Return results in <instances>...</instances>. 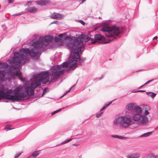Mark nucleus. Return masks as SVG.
<instances>
[{
    "label": "nucleus",
    "instance_id": "obj_1",
    "mask_svg": "<svg viewBox=\"0 0 158 158\" xmlns=\"http://www.w3.org/2000/svg\"><path fill=\"white\" fill-rule=\"evenodd\" d=\"M53 39V37L52 35H47L44 38L40 37L39 40L33 41L32 44L33 46V48L30 49L28 48H20V52L29 55L31 57L36 56L43 45L47 46L50 41H52Z\"/></svg>",
    "mask_w": 158,
    "mask_h": 158
},
{
    "label": "nucleus",
    "instance_id": "obj_2",
    "mask_svg": "<svg viewBox=\"0 0 158 158\" xmlns=\"http://www.w3.org/2000/svg\"><path fill=\"white\" fill-rule=\"evenodd\" d=\"M123 27H120L116 25H113L109 27L107 25L102 27L101 30L102 31L106 37H109L108 41L101 42L102 44L109 43L113 40H116L119 35L123 32Z\"/></svg>",
    "mask_w": 158,
    "mask_h": 158
},
{
    "label": "nucleus",
    "instance_id": "obj_3",
    "mask_svg": "<svg viewBox=\"0 0 158 158\" xmlns=\"http://www.w3.org/2000/svg\"><path fill=\"white\" fill-rule=\"evenodd\" d=\"M85 36V35L82 34L78 38L69 39L66 44L67 48L75 49L77 48L79 51L81 49H84L83 41Z\"/></svg>",
    "mask_w": 158,
    "mask_h": 158
},
{
    "label": "nucleus",
    "instance_id": "obj_4",
    "mask_svg": "<svg viewBox=\"0 0 158 158\" xmlns=\"http://www.w3.org/2000/svg\"><path fill=\"white\" fill-rule=\"evenodd\" d=\"M132 121V118L131 116H121L115 118L114 121V124L115 125L120 124L122 127L126 128L131 125Z\"/></svg>",
    "mask_w": 158,
    "mask_h": 158
},
{
    "label": "nucleus",
    "instance_id": "obj_5",
    "mask_svg": "<svg viewBox=\"0 0 158 158\" xmlns=\"http://www.w3.org/2000/svg\"><path fill=\"white\" fill-rule=\"evenodd\" d=\"M70 52V56L73 57V59L75 60L77 64L82 65L85 60L86 59L83 57H81L79 53H81L83 51L84 49H80L79 51L77 48L73 49V48H68Z\"/></svg>",
    "mask_w": 158,
    "mask_h": 158
},
{
    "label": "nucleus",
    "instance_id": "obj_6",
    "mask_svg": "<svg viewBox=\"0 0 158 158\" xmlns=\"http://www.w3.org/2000/svg\"><path fill=\"white\" fill-rule=\"evenodd\" d=\"M61 68L60 65L54 66L52 68L51 76H52L53 77L52 78L50 81V82L56 81L59 75L63 74L64 73L65 70H60Z\"/></svg>",
    "mask_w": 158,
    "mask_h": 158
},
{
    "label": "nucleus",
    "instance_id": "obj_7",
    "mask_svg": "<svg viewBox=\"0 0 158 158\" xmlns=\"http://www.w3.org/2000/svg\"><path fill=\"white\" fill-rule=\"evenodd\" d=\"M70 57H69L68 61L69 63L70 67L68 69L66 70L67 72H69V71L74 69L77 66V64L75 60L73 59V57L70 56Z\"/></svg>",
    "mask_w": 158,
    "mask_h": 158
},
{
    "label": "nucleus",
    "instance_id": "obj_8",
    "mask_svg": "<svg viewBox=\"0 0 158 158\" xmlns=\"http://www.w3.org/2000/svg\"><path fill=\"white\" fill-rule=\"evenodd\" d=\"M40 74H41V77H41V78H42L41 82L43 84H46L49 81L50 79L49 76L50 75L48 72L46 71L43 72H41Z\"/></svg>",
    "mask_w": 158,
    "mask_h": 158
},
{
    "label": "nucleus",
    "instance_id": "obj_9",
    "mask_svg": "<svg viewBox=\"0 0 158 158\" xmlns=\"http://www.w3.org/2000/svg\"><path fill=\"white\" fill-rule=\"evenodd\" d=\"M4 98L8 100H12V102L15 101H19L21 99L19 98H16L15 95H9L7 92H6L4 94Z\"/></svg>",
    "mask_w": 158,
    "mask_h": 158
},
{
    "label": "nucleus",
    "instance_id": "obj_10",
    "mask_svg": "<svg viewBox=\"0 0 158 158\" xmlns=\"http://www.w3.org/2000/svg\"><path fill=\"white\" fill-rule=\"evenodd\" d=\"M127 107L128 110H134L135 111H139V112L140 111L141 108L139 106H137L135 103H132L128 104L127 105Z\"/></svg>",
    "mask_w": 158,
    "mask_h": 158
},
{
    "label": "nucleus",
    "instance_id": "obj_11",
    "mask_svg": "<svg viewBox=\"0 0 158 158\" xmlns=\"http://www.w3.org/2000/svg\"><path fill=\"white\" fill-rule=\"evenodd\" d=\"M104 39V37L100 34H96L94 35V38H91V43L92 44H94L99 41H102Z\"/></svg>",
    "mask_w": 158,
    "mask_h": 158
},
{
    "label": "nucleus",
    "instance_id": "obj_12",
    "mask_svg": "<svg viewBox=\"0 0 158 158\" xmlns=\"http://www.w3.org/2000/svg\"><path fill=\"white\" fill-rule=\"evenodd\" d=\"M141 112V108H140V112L139 111H135L132 116L133 120L136 121H138L142 117Z\"/></svg>",
    "mask_w": 158,
    "mask_h": 158
},
{
    "label": "nucleus",
    "instance_id": "obj_13",
    "mask_svg": "<svg viewBox=\"0 0 158 158\" xmlns=\"http://www.w3.org/2000/svg\"><path fill=\"white\" fill-rule=\"evenodd\" d=\"M12 58V60L10 61V64H15L16 65H19L20 63V59L18 56L17 55H14Z\"/></svg>",
    "mask_w": 158,
    "mask_h": 158
},
{
    "label": "nucleus",
    "instance_id": "obj_14",
    "mask_svg": "<svg viewBox=\"0 0 158 158\" xmlns=\"http://www.w3.org/2000/svg\"><path fill=\"white\" fill-rule=\"evenodd\" d=\"M41 74H40V73H38L36 75L34 76V77H35L34 80V82L40 85L41 84V79H42V78H41V77H41Z\"/></svg>",
    "mask_w": 158,
    "mask_h": 158
},
{
    "label": "nucleus",
    "instance_id": "obj_15",
    "mask_svg": "<svg viewBox=\"0 0 158 158\" xmlns=\"http://www.w3.org/2000/svg\"><path fill=\"white\" fill-rule=\"evenodd\" d=\"M26 92L28 96H30L34 94V90L31 86H28L26 89Z\"/></svg>",
    "mask_w": 158,
    "mask_h": 158
},
{
    "label": "nucleus",
    "instance_id": "obj_16",
    "mask_svg": "<svg viewBox=\"0 0 158 158\" xmlns=\"http://www.w3.org/2000/svg\"><path fill=\"white\" fill-rule=\"evenodd\" d=\"M51 17L56 19H60L62 18V15L60 14L54 12L51 14Z\"/></svg>",
    "mask_w": 158,
    "mask_h": 158
},
{
    "label": "nucleus",
    "instance_id": "obj_17",
    "mask_svg": "<svg viewBox=\"0 0 158 158\" xmlns=\"http://www.w3.org/2000/svg\"><path fill=\"white\" fill-rule=\"evenodd\" d=\"M26 10L31 13H35L37 11V9L35 7H29L27 8Z\"/></svg>",
    "mask_w": 158,
    "mask_h": 158
},
{
    "label": "nucleus",
    "instance_id": "obj_18",
    "mask_svg": "<svg viewBox=\"0 0 158 158\" xmlns=\"http://www.w3.org/2000/svg\"><path fill=\"white\" fill-rule=\"evenodd\" d=\"M16 98H19L21 99V101L22 100L21 98H24L26 97V94L24 92H21L15 95Z\"/></svg>",
    "mask_w": 158,
    "mask_h": 158
},
{
    "label": "nucleus",
    "instance_id": "obj_19",
    "mask_svg": "<svg viewBox=\"0 0 158 158\" xmlns=\"http://www.w3.org/2000/svg\"><path fill=\"white\" fill-rule=\"evenodd\" d=\"M20 49H19V52H20L21 53L24 54V53H21L20 52ZM13 54H14V55H17V56H18V57H19V59L20 58L23 60H24L25 59V56L24 55L22 54H21L19 52H14L13 53ZM24 54H25V53H24ZM26 54L27 55L30 56L28 54L27 55L26 54Z\"/></svg>",
    "mask_w": 158,
    "mask_h": 158
},
{
    "label": "nucleus",
    "instance_id": "obj_20",
    "mask_svg": "<svg viewBox=\"0 0 158 158\" xmlns=\"http://www.w3.org/2000/svg\"><path fill=\"white\" fill-rule=\"evenodd\" d=\"M140 156L138 153H133L129 154L127 156V158H138Z\"/></svg>",
    "mask_w": 158,
    "mask_h": 158
},
{
    "label": "nucleus",
    "instance_id": "obj_21",
    "mask_svg": "<svg viewBox=\"0 0 158 158\" xmlns=\"http://www.w3.org/2000/svg\"><path fill=\"white\" fill-rule=\"evenodd\" d=\"M110 136L113 138H116L120 139H125L127 138V137L117 135H110Z\"/></svg>",
    "mask_w": 158,
    "mask_h": 158
},
{
    "label": "nucleus",
    "instance_id": "obj_22",
    "mask_svg": "<svg viewBox=\"0 0 158 158\" xmlns=\"http://www.w3.org/2000/svg\"><path fill=\"white\" fill-rule=\"evenodd\" d=\"M148 122V118L145 116L142 117V119L140 121V123L142 124H145Z\"/></svg>",
    "mask_w": 158,
    "mask_h": 158
},
{
    "label": "nucleus",
    "instance_id": "obj_23",
    "mask_svg": "<svg viewBox=\"0 0 158 158\" xmlns=\"http://www.w3.org/2000/svg\"><path fill=\"white\" fill-rule=\"evenodd\" d=\"M5 93L3 89H0V100L2 98H4Z\"/></svg>",
    "mask_w": 158,
    "mask_h": 158
},
{
    "label": "nucleus",
    "instance_id": "obj_24",
    "mask_svg": "<svg viewBox=\"0 0 158 158\" xmlns=\"http://www.w3.org/2000/svg\"><path fill=\"white\" fill-rule=\"evenodd\" d=\"M69 63L68 62L66 61L63 63L62 64H61V65H60L61 66V68L60 70H62V69H61L62 68H67L68 67L69 65Z\"/></svg>",
    "mask_w": 158,
    "mask_h": 158
},
{
    "label": "nucleus",
    "instance_id": "obj_25",
    "mask_svg": "<svg viewBox=\"0 0 158 158\" xmlns=\"http://www.w3.org/2000/svg\"><path fill=\"white\" fill-rule=\"evenodd\" d=\"M40 85L37 84L36 83L34 82L31 83V87L33 89H34L35 88Z\"/></svg>",
    "mask_w": 158,
    "mask_h": 158
},
{
    "label": "nucleus",
    "instance_id": "obj_26",
    "mask_svg": "<svg viewBox=\"0 0 158 158\" xmlns=\"http://www.w3.org/2000/svg\"><path fill=\"white\" fill-rule=\"evenodd\" d=\"M146 94L149 96H151L152 98H154L156 95V94L152 92H147Z\"/></svg>",
    "mask_w": 158,
    "mask_h": 158
},
{
    "label": "nucleus",
    "instance_id": "obj_27",
    "mask_svg": "<svg viewBox=\"0 0 158 158\" xmlns=\"http://www.w3.org/2000/svg\"><path fill=\"white\" fill-rule=\"evenodd\" d=\"M58 36L59 37H63V38L64 39L66 40L67 39H68L69 38V36L67 35H64L63 34H60L58 35Z\"/></svg>",
    "mask_w": 158,
    "mask_h": 158
},
{
    "label": "nucleus",
    "instance_id": "obj_28",
    "mask_svg": "<svg viewBox=\"0 0 158 158\" xmlns=\"http://www.w3.org/2000/svg\"><path fill=\"white\" fill-rule=\"evenodd\" d=\"M92 38L91 37V35H90V37H89V36H86V35L85 37L84 38L83 41H85V42H87L90 40L91 41V38Z\"/></svg>",
    "mask_w": 158,
    "mask_h": 158
},
{
    "label": "nucleus",
    "instance_id": "obj_29",
    "mask_svg": "<svg viewBox=\"0 0 158 158\" xmlns=\"http://www.w3.org/2000/svg\"><path fill=\"white\" fill-rule=\"evenodd\" d=\"M152 133V132H147L144 134H142V135H140L141 137H147L149 135H150Z\"/></svg>",
    "mask_w": 158,
    "mask_h": 158
},
{
    "label": "nucleus",
    "instance_id": "obj_30",
    "mask_svg": "<svg viewBox=\"0 0 158 158\" xmlns=\"http://www.w3.org/2000/svg\"><path fill=\"white\" fill-rule=\"evenodd\" d=\"M21 88L19 87H17L15 89L14 91L16 95L19 93L21 90Z\"/></svg>",
    "mask_w": 158,
    "mask_h": 158
},
{
    "label": "nucleus",
    "instance_id": "obj_31",
    "mask_svg": "<svg viewBox=\"0 0 158 158\" xmlns=\"http://www.w3.org/2000/svg\"><path fill=\"white\" fill-rule=\"evenodd\" d=\"M112 101H111L108 104L104 106L100 110V112H102V110H104L105 108H106L109 106L112 103Z\"/></svg>",
    "mask_w": 158,
    "mask_h": 158
},
{
    "label": "nucleus",
    "instance_id": "obj_32",
    "mask_svg": "<svg viewBox=\"0 0 158 158\" xmlns=\"http://www.w3.org/2000/svg\"><path fill=\"white\" fill-rule=\"evenodd\" d=\"M112 101H111L108 104L104 106L100 110V112H102V110H104L105 108H106L109 106L112 103Z\"/></svg>",
    "mask_w": 158,
    "mask_h": 158
},
{
    "label": "nucleus",
    "instance_id": "obj_33",
    "mask_svg": "<svg viewBox=\"0 0 158 158\" xmlns=\"http://www.w3.org/2000/svg\"><path fill=\"white\" fill-rule=\"evenodd\" d=\"M44 0H41L39 1H37V3L39 5H44Z\"/></svg>",
    "mask_w": 158,
    "mask_h": 158
},
{
    "label": "nucleus",
    "instance_id": "obj_34",
    "mask_svg": "<svg viewBox=\"0 0 158 158\" xmlns=\"http://www.w3.org/2000/svg\"><path fill=\"white\" fill-rule=\"evenodd\" d=\"M39 155V153L38 152L35 151L32 153L31 156L33 157H36L38 156Z\"/></svg>",
    "mask_w": 158,
    "mask_h": 158
},
{
    "label": "nucleus",
    "instance_id": "obj_35",
    "mask_svg": "<svg viewBox=\"0 0 158 158\" xmlns=\"http://www.w3.org/2000/svg\"><path fill=\"white\" fill-rule=\"evenodd\" d=\"M61 40H62L60 38L57 37H55V40L56 42H58Z\"/></svg>",
    "mask_w": 158,
    "mask_h": 158
},
{
    "label": "nucleus",
    "instance_id": "obj_36",
    "mask_svg": "<svg viewBox=\"0 0 158 158\" xmlns=\"http://www.w3.org/2000/svg\"><path fill=\"white\" fill-rule=\"evenodd\" d=\"M72 140V138H69V139L62 142V143H61V144H64L65 143H67L70 141Z\"/></svg>",
    "mask_w": 158,
    "mask_h": 158
},
{
    "label": "nucleus",
    "instance_id": "obj_37",
    "mask_svg": "<svg viewBox=\"0 0 158 158\" xmlns=\"http://www.w3.org/2000/svg\"><path fill=\"white\" fill-rule=\"evenodd\" d=\"M75 85H74L71 88H70V89H69V90H68L62 96H61L60 97V98H62V97H63L66 94H67L68 93H69V92H70V89H71V88H73V87L75 86Z\"/></svg>",
    "mask_w": 158,
    "mask_h": 158
},
{
    "label": "nucleus",
    "instance_id": "obj_38",
    "mask_svg": "<svg viewBox=\"0 0 158 158\" xmlns=\"http://www.w3.org/2000/svg\"><path fill=\"white\" fill-rule=\"evenodd\" d=\"M0 80L2 81H4L5 80V78L4 77V74L3 73L1 77H0Z\"/></svg>",
    "mask_w": 158,
    "mask_h": 158
},
{
    "label": "nucleus",
    "instance_id": "obj_39",
    "mask_svg": "<svg viewBox=\"0 0 158 158\" xmlns=\"http://www.w3.org/2000/svg\"><path fill=\"white\" fill-rule=\"evenodd\" d=\"M103 113V112H100V111L98 113L96 114V116L97 118L99 117Z\"/></svg>",
    "mask_w": 158,
    "mask_h": 158
},
{
    "label": "nucleus",
    "instance_id": "obj_40",
    "mask_svg": "<svg viewBox=\"0 0 158 158\" xmlns=\"http://www.w3.org/2000/svg\"><path fill=\"white\" fill-rule=\"evenodd\" d=\"M25 13V12L24 11L20 13H19L17 14H15L14 15V16H17V15H22L24 14Z\"/></svg>",
    "mask_w": 158,
    "mask_h": 158
},
{
    "label": "nucleus",
    "instance_id": "obj_41",
    "mask_svg": "<svg viewBox=\"0 0 158 158\" xmlns=\"http://www.w3.org/2000/svg\"><path fill=\"white\" fill-rule=\"evenodd\" d=\"M22 152H21L17 153L15 155L14 158H18L22 154Z\"/></svg>",
    "mask_w": 158,
    "mask_h": 158
},
{
    "label": "nucleus",
    "instance_id": "obj_42",
    "mask_svg": "<svg viewBox=\"0 0 158 158\" xmlns=\"http://www.w3.org/2000/svg\"><path fill=\"white\" fill-rule=\"evenodd\" d=\"M93 33V31L92 32H89V33L88 34V36L90 37V35H91V37L94 38V36L95 35H93L92 33Z\"/></svg>",
    "mask_w": 158,
    "mask_h": 158
},
{
    "label": "nucleus",
    "instance_id": "obj_43",
    "mask_svg": "<svg viewBox=\"0 0 158 158\" xmlns=\"http://www.w3.org/2000/svg\"><path fill=\"white\" fill-rule=\"evenodd\" d=\"M44 5L46 4L50 3L51 2L49 0H44Z\"/></svg>",
    "mask_w": 158,
    "mask_h": 158
},
{
    "label": "nucleus",
    "instance_id": "obj_44",
    "mask_svg": "<svg viewBox=\"0 0 158 158\" xmlns=\"http://www.w3.org/2000/svg\"><path fill=\"white\" fill-rule=\"evenodd\" d=\"M2 66L5 68L8 67V64L6 63H4L2 64Z\"/></svg>",
    "mask_w": 158,
    "mask_h": 158
},
{
    "label": "nucleus",
    "instance_id": "obj_45",
    "mask_svg": "<svg viewBox=\"0 0 158 158\" xmlns=\"http://www.w3.org/2000/svg\"><path fill=\"white\" fill-rule=\"evenodd\" d=\"M149 109H148V110H145L144 112V114L145 115H147L149 114V112L148 111V110H149L150 108L149 107Z\"/></svg>",
    "mask_w": 158,
    "mask_h": 158
},
{
    "label": "nucleus",
    "instance_id": "obj_46",
    "mask_svg": "<svg viewBox=\"0 0 158 158\" xmlns=\"http://www.w3.org/2000/svg\"><path fill=\"white\" fill-rule=\"evenodd\" d=\"M48 89L47 87H46L44 88V89L43 90V94L41 95V96H42L46 92L47 89Z\"/></svg>",
    "mask_w": 158,
    "mask_h": 158
},
{
    "label": "nucleus",
    "instance_id": "obj_47",
    "mask_svg": "<svg viewBox=\"0 0 158 158\" xmlns=\"http://www.w3.org/2000/svg\"><path fill=\"white\" fill-rule=\"evenodd\" d=\"M31 1H29L27 2V3L25 4V5H27L28 6H29L31 4Z\"/></svg>",
    "mask_w": 158,
    "mask_h": 158
},
{
    "label": "nucleus",
    "instance_id": "obj_48",
    "mask_svg": "<svg viewBox=\"0 0 158 158\" xmlns=\"http://www.w3.org/2000/svg\"><path fill=\"white\" fill-rule=\"evenodd\" d=\"M81 24L82 25H84L85 23L82 20H79V21Z\"/></svg>",
    "mask_w": 158,
    "mask_h": 158
},
{
    "label": "nucleus",
    "instance_id": "obj_49",
    "mask_svg": "<svg viewBox=\"0 0 158 158\" xmlns=\"http://www.w3.org/2000/svg\"><path fill=\"white\" fill-rule=\"evenodd\" d=\"M21 74V73H19V72L17 71L15 72V75L16 76L20 75Z\"/></svg>",
    "mask_w": 158,
    "mask_h": 158
},
{
    "label": "nucleus",
    "instance_id": "obj_50",
    "mask_svg": "<svg viewBox=\"0 0 158 158\" xmlns=\"http://www.w3.org/2000/svg\"><path fill=\"white\" fill-rule=\"evenodd\" d=\"M10 68L13 70L16 69V67L14 65H12Z\"/></svg>",
    "mask_w": 158,
    "mask_h": 158
},
{
    "label": "nucleus",
    "instance_id": "obj_51",
    "mask_svg": "<svg viewBox=\"0 0 158 158\" xmlns=\"http://www.w3.org/2000/svg\"><path fill=\"white\" fill-rule=\"evenodd\" d=\"M103 77H104L103 76V75H102V76L98 78H97L95 80H100L102 79Z\"/></svg>",
    "mask_w": 158,
    "mask_h": 158
},
{
    "label": "nucleus",
    "instance_id": "obj_52",
    "mask_svg": "<svg viewBox=\"0 0 158 158\" xmlns=\"http://www.w3.org/2000/svg\"><path fill=\"white\" fill-rule=\"evenodd\" d=\"M154 80V79H151V80L148 81H147L146 82V83H147V84L150 83V82L153 81Z\"/></svg>",
    "mask_w": 158,
    "mask_h": 158
},
{
    "label": "nucleus",
    "instance_id": "obj_53",
    "mask_svg": "<svg viewBox=\"0 0 158 158\" xmlns=\"http://www.w3.org/2000/svg\"><path fill=\"white\" fill-rule=\"evenodd\" d=\"M14 0H8V2L9 3H10L13 2H14Z\"/></svg>",
    "mask_w": 158,
    "mask_h": 158
},
{
    "label": "nucleus",
    "instance_id": "obj_54",
    "mask_svg": "<svg viewBox=\"0 0 158 158\" xmlns=\"http://www.w3.org/2000/svg\"><path fill=\"white\" fill-rule=\"evenodd\" d=\"M145 91L144 90H139L138 91H137L136 92H145Z\"/></svg>",
    "mask_w": 158,
    "mask_h": 158
},
{
    "label": "nucleus",
    "instance_id": "obj_55",
    "mask_svg": "<svg viewBox=\"0 0 158 158\" xmlns=\"http://www.w3.org/2000/svg\"><path fill=\"white\" fill-rule=\"evenodd\" d=\"M57 22V21H54L53 22H52L51 23V24H53V23H56Z\"/></svg>",
    "mask_w": 158,
    "mask_h": 158
},
{
    "label": "nucleus",
    "instance_id": "obj_56",
    "mask_svg": "<svg viewBox=\"0 0 158 158\" xmlns=\"http://www.w3.org/2000/svg\"><path fill=\"white\" fill-rule=\"evenodd\" d=\"M19 79L20 80H21L22 81H25V80L21 77H19Z\"/></svg>",
    "mask_w": 158,
    "mask_h": 158
},
{
    "label": "nucleus",
    "instance_id": "obj_57",
    "mask_svg": "<svg viewBox=\"0 0 158 158\" xmlns=\"http://www.w3.org/2000/svg\"><path fill=\"white\" fill-rule=\"evenodd\" d=\"M57 113V112H56V111H53V112H52V115H53V114H56V113Z\"/></svg>",
    "mask_w": 158,
    "mask_h": 158
},
{
    "label": "nucleus",
    "instance_id": "obj_58",
    "mask_svg": "<svg viewBox=\"0 0 158 158\" xmlns=\"http://www.w3.org/2000/svg\"><path fill=\"white\" fill-rule=\"evenodd\" d=\"M3 73L1 71H0V77H1V76L2 75V74Z\"/></svg>",
    "mask_w": 158,
    "mask_h": 158
},
{
    "label": "nucleus",
    "instance_id": "obj_59",
    "mask_svg": "<svg viewBox=\"0 0 158 158\" xmlns=\"http://www.w3.org/2000/svg\"><path fill=\"white\" fill-rule=\"evenodd\" d=\"M61 110H62V109H58V110H56V111L57 112H57L60 111Z\"/></svg>",
    "mask_w": 158,
    "mask_h": 158
},
{
    "label": "nucleus",
    "instance_id": "obj_60",
    "mask_svg": "<svg viewBox=\"0 0 158 158\" xmlns=\"http://www.w3.org/2000/svg\"><path fill=\"white\" fill-rule=\"evenodd\" d=\"M5 128H6V129H7L8 130L11 129L9 128L8 127H5Z\"/></svg>",
    "mask_w": 158,
    "mask_h": 158
},
{
    "label": "nucleus",
    "instance_id": "obj_61",
    "mask_svg": "<svg viewBox=\"0 0 158 158\" xmlns=\"http://www.w3.org/2000/svg\"><path fill=\"white\" fill-rule=\"evenodd\" d=\"M157 38H158V37H157V36H155V37L153 39H157Z\"/></svg>",
    "mask_w": 158,
    "mask_h": 158
},
{
    "label": "nucleus",
    "instance_id": "obj_62",
    "mask_svg": "<svg viewBox=\"0 0 158 158\" xmlns=\"http://www.w3.org/2000/svg\"><path fill=\"white\" fill-rule=\"evenodd\" d=\"M144 86V85H141V86H140L139 88H141V87H143V86Z\"/></svg>",
    "mask_w": 158,
    "mask_h": 158
},
{
    "label": "nucleus",
    "instance_id": "obj_63",
    "mask_svg": "<svg viewBox=\"0 0 158 158\" xmlns=\"http://www.w3.org/2000/svg\"><path fill=\"white\" fill-rule=\"evenodd\" d=\"M40 88H39V89H37L36 90L37 92H38V91L40 90Z\"/></svg>",
    "mask_w": 158,
    "mask_h": 158
},
{
    "label": "nucleus",
    "instance_id": "obj_64",
    "mask_svg": "<svg viewBox=\"0 0 158 158\" xmlns=\"http://www.w3.org/2000/svg\"><path fill=\"white\" fill-rule=\"evenodd\" d=\"M146 85H147V83H146V82L144 84H143V85L145 86Z\"/></svg>",
    "mask_w": 158,
    "mask_h": 158
}]
</instances>
